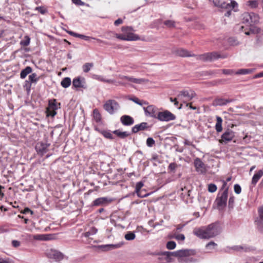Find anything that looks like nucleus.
<instances>
[{
  "label": "nucleus",
  "instance_id": "obj_5",
  "mask_svg": "<svg viewBox=\"0 0 263 263\" xmlns=\"http://www.w3.org/2000/svg\"><path fill=\"white\" fill-rule=\"evenodd\" d=\"M228 197V188L224 189L222 193H219L216 199L218 208L222 209L227 205V201Z\"/></svg>",
  "mask_w": 263,
  "mask_h": 263
},
{
  "label": "nucleus",
  "instance_id": "obj_23",
  "mask_svg": "<svg viewBox=\"0 0 263 263\" xmlns=\"http://www.w3.org/2000/svg\"><path fill=\"white\" fill-rule=\"evenodd\" d=\"M144 184L142 182L140 181L136 183L135 186V192L137 196L140 198H144L147 197L149 194H141V188L143 186Z\"/></svg>",
  "mask_w": 263,
  "mask_h": 263
},
{
  "label": "nucleus",
  "instance_id": "obj_39",
  "mask_svg": "<svg viewBox=\"0 0 263 263\" xmlns=\"http://www.w3.org/2000/svg\"><path fill=\"white\" fill-rule=\"evenodd\" d=\"M125 239L127 240H133L135 237L136 235L134 232L128 231L124 236Z\"/></svg>",
  "mask_w": 263,
  "mask_h": 263
},
{
  "label": "nucleus",
  "instance_id": "obj_47",
  "mask_svg": "<svg viewBox=\"0 0 263 263\" xmlns=\"http://www.w3.org/2000/svg\"><path fill=\"white\" fill-rule=\"evenodd\" d=\"M217 190V186L215 184L211 183L208 185V191L210 193H214Z\"/></svg>",
  "mask_w": 263,
  "mask_h": 263
},
{
  "label": "nucleus",
  "instance_id": "obj_28",
  "mask_svg": "<svg viewBox=\"0 0 263 263\" xmlns=\"http://www.w3.org/2000/svg\"><path fill=\"white\" fill-rule=\"evenodd\" d=\"M173 53L177 55L185 57H189L190 55L189 54V52L187 50H184L182 48L176 49L173 50Z\"/></svg>",
  "mask_w": 263,
  "mask_h": 263
},
{
  "label": "nucleus",
  "instance_id": "obj_3",
  "mask_svg": "<svg viewBox=\"0 0 263 263\" xmlns=\"http://www.w3.org/2000/svg\"><path fill=\"white\" fill-rule=\"evenodd\" d=\"M132 30V28L129 27H123L122 31L125 33L124 34H118L117 33H113L115 36L123 41H137L141 40L140 37L133 33L129 32ZM141 40H144L141 39Z\"/></svg>",
  "mask_w": 263,
  "mask_h": 263
},
{
  "label": "nucleus",
  "instance_id": "obj_21",
  "mask_svg": "<svg viewBox=\"0 0 263 263\" xmlns=\"http://www.w3.org/2000/svg\"><path fill=\"white\" fill-rule=\"evenodd\" d=\"M231 249L236 252H248L253 250V248L247 245H242L239 246H234Z\"/></svg>",
  "mask_w": 263,
  "mask_h": 263
},
{
  "label": "nucleus",
  "instance_id": "obj_54",
  "mask_svg": "<svg viewBox=\"0 0 263 263\" xmlns=\"http://www.w3.org/2000/svg\"><path fill=\"white\" fill-rule=\"evenodd\" d=\"M217 246V244L213 241H210L206 244V247L208 249H212Z\"/></svg>",
  "mask_w": 263,
  "mask_h": 263
},
{
  "label": "nucleus",
  "instance_id": "obj_40",
  "mask_svg": "<svg viewBox=\"0 0 263 263\" xmlns=\"http://www.w3.org/2000/svg\"><path fill=\"white\" fill-rule=\"evenodd\" d=\"M247 5L251 8L255 9L258 6V2L257 0H250L247 2Z\"/></svg>",
  "mask_w": 263,
  "mask_h": 263
},
{
  "label": "nucleus",
  "instance_id": "obj_22",
  "mask_svg": "<svg viewBox=\"0 0 263 263\" xmlns=\"http://www.w3.org/2000/svg\"><path fill=\"white\" fill-rule=\"evenodd\" d=\"M120 121L125 126H130L134 123V119L128 115H123L120 118Z\"/></svg>",
  "mask_w": 263,
  "mask_h": 263
},
{
  "label": "nucleus",
  "instance_id": "obj_45",
  "mask_svg": "<svg viewBox=\"0 0 263 263\" xmlns=\"http://www.w3.org/2000/svg\"><path fill=\"white\" fill-rule=\"evenodd\" d=\"M174 238L178 240L183 241L185 239V236L182 234H178L174 232Z\"/></svg>",
  "mask_w": 263,
  "mask_h": 263
},
{
  "label": "nucleus",
  "instance_id": "obj_35",
  "mask_svg": "<svg viewBox=\"0 0 263 263\" xmlns=\"http://www.w3.org/2000/svg\"><path fill=\"white\" fill-rule=\"evenodd\" d=\"M71 83V81L70 78L66 77L64 78L61 82V86L64 88L68 87Z\"/></svg>",
  "mask_w": 263,
  "mask_h": 263
},
{
  "label": "nucleus",
  "instance_id": "obj_9",
  "mask_svg": "<svg viewBox=\"0 0 263 263\" xmlns=\"http://www.w3.org/2000/svg\"><path fill=\"white\" fill-rule=\"evenodd\" d=\"M119 108V104L114 100H109L104 104V109L110 114H114Z\"/></svg>",
  "mask_w": 263,
  "mask_h": 263
},
{
  "label": "nucleus",
  "instance_id": "obj_62",
  "mask_svg": "<svg viewBox=\"0 0 263 263\" xmlns=\"http://www.w3.org/2000/svg\"><path fill=\"white\" fill-rule=\"evenodd\" d=\"M72 1L74 4L78 6H83L85 4L81 0H72Z\"/></svg>",
  "mask_w": 263,
  "mask_h": 263
},
{
  "label": "nucleus",
  "instance_id": "obj_31",
  "mask_svg": "<svg viewBox=\"0 0 263 263\" xmlns=\"http://www.w3.org/2000/svg\"><path fill=\"white\" fill-rule=\"evenodd\" d=\"M32 69L30 66H27L25 69H23L20 73V78L24 79L26 76L32 72Z\"/></svg>",
  "mask_w": 263,
  "mask_h": 263
},
{
  "label": "nucleus",
  "instance_id": "obj_30",
  "mask_svg": "<svg viewBox=\"0 0 263 263\" xmlns=\"http://www.w3.org/2000/svg\"><path fill=\"white\" fill-rule=\"evenodd\" d=\"M222 118L219 116H216V123L215 127L217 133H220L222 130Z\"/></svg>",
  "mask_w": 263,
  "mask_h": 263
},
{
  "label": "nucleus",
  "instance_id": "obj_53",
  "mask_svg": "<svg viewBox=\"0 0 263 263\" xmlns=\"http://www.w3.org/2000/svg\"><path fill=\"white\" fill-rule=\"evenodd\" d=\"M0 263H14V261L9 258H0Z\"/></svg>",
  "mask_w": 263,
  "mask_h": 263
},
{
  "label": "nucleus",
  "instance_id": "obj_59",
  "mask_svg": "<svg viewBox=\"0 0 263 263\" xmlns=\"http://www.w3.org/2000/svg\"><path fill=\"white\" fill-rule=\"evenodd\" d=\"M259 220H263V206L258 209Z\"/></svg>",
  "mask_w": 263,
  "mask_h": 263
},
{
  "label": "nucleus",
  "instance_id": "obj_36",
  "mask_svg": "<svg viewBox=\"0 0 263 263\" xmlns=\"http://www.w3.org/2000/svg\"><path fill=\"white\" fill-rule=\"evenodd\" d=\"M254 69H240L236 71L235 74L245 75L252 73Z\"/></svg>",
  "mask_w": 263,
  "mask_h": 263
},
{
  "label": "nucleus",
  "instance_id": "obj_33",
  "mask_svg": "<svg viewBox=\"0 0 263 263\" xmlns=\"http://www.w3.org/2000/svg\"><path fill=\"white\" fill-rule=\"evenodd\" d=\"M98 232V229L94 227H91L89 230L84 233L82 235L85 237H89L92 235H95Z\"/></svg>",
  "mask_w": 263,
  "mask_h": 263
},
{
  "label": "nucleus",
  "instance_id": "obj_49",
  "mask_svg": "<svg viewBox=\"0 0 263 263\" xmlns=\"http://www.w3.org/2000/svg\"><path fill=\"white\" fill-rule=\"evenodd\" d=\"M155 143L153 138L149 137L146 140V145L148 147H152Z\"/></svg>",
  "mask_w": 263,
  "mask_h": 263
},
{
  "label": "nucleus",
  "instance_id": "obj_10",
  "mask_svg": "<svg viewBox=\"0 0 263 263\" xmlns=\"http://www.w3.org/2000/svg\"><path fill=\"white\" fill-rule=\"evenodd\" d=\"M195 95V92L192 90H184L180 92L177 96V99L183 100L184 101H189L191 100Z\"/></svg>",
  "mask_w": 263,
  "mask_h": 263
},
{
  "label": "nucleus",
  "instance_id": "obj_44",
  "mask_svg": "<svg viewBox=\"0 0 263 263\" xmlns=\"http://www.w3.org/2000/svg\"><path fill=\"white\" fill-rule=\"evenodd\" d=\"M176 244L174 241H170L166 243V248L169 250H172L175 248Z\"/></svg>",
  "mask_w": 263,
  "mask_h": 263
},
{
  "label": "nucleus",
  "instance_id": "obj_52",
  "mask_svg": "<svg viewBox=\"0 0 263 263\" xmlns=\"http://www.w3.org/2000/svg\"><path fill=\"white\" fill-rule=\"evenodd\" d=\"M234 191H235V193L237 194H239L241 192V187L238 184H236L234 185Z\"/></svg>",
  "mask_w": 263,
  "mask_h": 263
},
{
  "label": "nucleus",
  "instance_id": "obj_14",
  "mask_svg": "<svg viewBox=\"0 0 263 263\" xmlns=\"http://www.w3.org/2000/svg\"><path fill=\"white\" fill-rule=\"evenodd\" d=\"M146 116L157 119V116L160 111H158L157 107L154 105H149L143 107Z\"/></svg>",
  "mask_w": 263,
  "mask_h": 263
},
{
  "label": "nucleus",
  "instance_id": "obj_58",
  "mask_svg": "<svg viewBox=\"0 0 263 263\" xmlns=\"http://www.w3.org/2000/svg\"><path fill=\"white\" fill-rule=\"evenodd\" d=\"M176 167H177V165L176 163H171L170 164L169 166H168V169L171 171H175L176 168Z\"/></svg>",
  "mask_w": 263,
  "mask_h": 263
},
{
  "label": "nucleus",
  "instance_id": "obj_27",
  "mask_svg": "<svg viewBox=\"0 0 263 263\" xmlns=\"http://www.w3.org/2000/svg\"><path fill=\"white\" fill-rule=\"evenodd\" d=\"M263 176V171L262 170H259L256 173L254 174L253 175L251 183L254 185H255L258 181L260 179V178Z\"/></svg>",
  "mask_w": 263,
  "mask_h": 263
},
{
  "label": "nucleus",
  "instance_id": "obj_11",
  "mask_svg": "<svg viewBox=\"0 0 263 263\" xmlns=\"http://www.w3.org/2000/svg\"><path fill=\"white\" fill-rule=\"evenodd\" d=\"M46 255L49 258L53 259L55 261H61L64 257V255L61 252L54 249L47 250Z\"/></svg>",
  "mask_w": 263,
  "mask_h": 263
},
{
  "label": "nucleus",
  "instance_id": "obj_56",
  "mask_svg": "<svg viewBox=\"0 0 263 263\" xmlns=\"http://www.w3.org/2000/svg\"><path fill=\"white\" fill-rule=\"evenodd\" d=\"M35 9L39 11L42 14H44L47 12L46 9L42 7H37Z\"/></svg>",
  "mask_w": 263,
  "mask_h": 263
},
{
  "label": "nucleus",
  "instance_id": "obj_51",
  "mask_svg": "<svg viewBox=\"0 0 263 263\" xmlns=\"http://www.w3.org/2000/svg\"><path fill=\"white\" fill-rule=\"evenodd\" d=\"M92 78L93 79H95V80L101 81V82H104V81H105V78H104L102 76H100V75L93 74L92 76Z\"/></svg>",
  "mask_w": 263,
  "mask_h": 263
},
{
  "label": "nucleus",
  "instance_id": "obj_4",
  "mask_svg": "<svg viewBox=\"0 0 263 263\" xmlns=\"http://www.w3.org/2000/svg\"><path fill=\"white\" fill-rule=\"evenodd\" d=\"M60 106L61 103H58L56 99L49 100L46 111L47 116L54 117L57 114V110L60 108Z\"/></svg>",
  "mask_w": 263,
  "mask_h": 263
},
{
  "label": "nucleus",
  "instance_id": "obj_26",
  "mask_svg": "<svg viewBox=\"0 0 263 263\" xmlns=\"http://www.w3.org/2000/svg\"><path fill=\"white\" fill-rule=\"evenodd\" d=\"M108 202V198L106 197H100L95 199L92 203L93 206L104 205Z\"/></svg>",
  "mask_w": 263,
  "mask_h": 263
},
{
  "label": "nucleus",
  "instance_id": "obj_17",
  "mask_svg": "<svg viewBox=\"0 0 263 263\" xmlns=\"http://www.w3.org/2000/svg\"><path fill=\"white\" fill-rule=\"evenodd\" d=\"M220 58H224V57H221L219 54L215 52L206 53L200 56V59L204 61H211Z\"/></svg>",
  "mask_w": 263,
  "mask_h": 263
},
{
  "label": "nucleus",
  "instance_id": "obj_29",
  "mask_svg": "<svg viewBox=\"0 0 263 263\" xmlns=\"http://www.w3.org/2000/svg\"><path fill=\"white\" fill-rule=\"evenodd\" d=\"M77 37L80 38V39H83V40H85V41H89L90 39H93V40H96L99 43L106 44V43L105 42H104V41H102V40H101L100 39H97V38L93 37H90V36H86V35H83V34H79L78 33Z\"/></svg>",
  "mask_w": 263,
  "mask_h": 263
},
{
  "label": "nucleus",
  "instance_id": "obj_6",
  "mask_svg": "<svg viewBox=\"0 0 263 263\" xmlns=\"http://www.w3.org/2000/svg\"><path fill=\"white\" fill-rule=\"evenodd\" d=\"M259 17L254 13H245L242 15V22L251 26L258 22Z\"/></svg>",
  "mask_w": 263,
  "mask_h": 263
},
{
  "label": "nucleus",
  "instance_id": "obj_7",
  "mask_svg": "<svg viewBox=\"0 0 263 263\" xmlns=\"http://www.w3.org/2000/svg\"><path fill=\"white\" fill-rule=\"evenodd\" d=\"M214 5L221 9H235L237 7L238 4L235 1H231L230 3H226L223 0H213Z\"/></svg>",
  "mask_w": 263,
  "mask_h": 263
},
{
  "label": "nucleus",
  "instance_id": "obj_12",
  "mask_svg": "<svg viewBox=\"0 0 263 263\" xmlns=\"http://www.w3.org/2000/svg\"><path fill=\"white\" fill-rule=\"evenodd\" d=\"M234 137V132L231 129H228L221 135V139L219 140V142L222 144H226L231 141Z\"/></svg>",
  "mask_w": 263,
  "mask_h": 263
},
{
  "label": "nucleus",
  "instance_id": "obj_60",
  "mask_svg": "<svg viewBox=\"0 0 263 263\" xmlns=\"http://www.w3.org/2000/svg\"><path fill=\"white\" fill-rule=\"evenodd\" d=\"M185 224H178L176 226V231L175 232H176V233H177L178 232H180L182 231V229L184 228V227L185 226Z\"/></svg>",
  "mask_w": 263,
  "mask_h": 263
},
{
  "label": "nucleus",
  "instance_id": "obj_64",
  "mask_svg": "<svg viewBox=\"0 0 263 263\" xmlns=\"http://www.w3.org/2000/svg\"><path fill=\"white\" fill-rule=\"evenodd\" d=\"M28 213H30L31 214H33V212L28 208H26L22 212V213L25 214H26Z\"/></svg>",
  "mask_w": 263,
  "mask_h": 263
},
{
  "label": "nucleus",
  "instance_id": "obj_24",
  "mask_svg": "<svg viewBox=\"0 0 263 263\" xmlns=\"http://www.w3.org/2000/svg\"><path fill=\"white\" fill-rule=\"evenodd\" d=\"M148 125L146 122H142L136 124L132 127V131L133 133H137L139 131L144 130L147 128Z\"/></svg>",
  "mask_w": 263,
  "mask_h": 263
},
{
  "label": "nucleus",
  "instance_id": "obj_2",
  "mask_svg": "<svg viewBox=\"0 0 263 263\" xmlns=\"http://www.w3.org/2000/svg\"><path fill=\"white\" fill-rule=\"evenodd\" d=\"M221 231L219 224L214 222L206 226L195 228L193 234L200 239H209L218 235Z\"/></svg>",
  "mask_w": 263,
  "mask_h": 263
},
{
  "label": "nucleus",
  "instance_id": "obj_13",
  "mask_svg": "<svg viewBox=\"0 0 263 263\" xmlns=\"http://www.w3.org/2000/svg\"><path fill=\"white\" fill-rule=\"evenodd\" d=\"M196 171L200 174H204L206 172L205 164L199 158H196L194 161Z\"/></svg>",
  "mask_w": 263,
  "mask_h": 263
},
{
  "label": "nucleus",
  "instance_id": "obj_50",
  "mask_svg": "<svg viewBox=\"0 0 263 263\" xmlns=\"http://www.w3.org/2000/svg\"><path fill=\"white\" fill-rule=\"evenodd\" d=\"M235 201V197L232 196L230 197L229 200V208L232 209L234 207V204Z\"/></svg>",
  "mask_w": 263,
  "mask_h": 263
},
{
  "label": "nucleus",
  "instance_id": "obj_41",
  "mask_svg": "<svg viewBox=\"0 0 263 263\" xmlns=\"http://www.w3.org/2000/svg\"><path fill=\"white\" fill-rule=\"evenodd\" d=\"M256 222L258 230L261 233H263V220L257 219L255 221Z\"/></svg>",
  "mask_w": 263,
  "mask_h": 263
},
{
  "label": "nucleus",
  "instance_id": "obj_63",
  "mask_svg": "<svg viewBox=\"0 0 263 263\" xmlns=\"http://www.w3.org/2000/svg\"><path fill=\"white\" fill-rule=\"evenodd\" d=\"M113 33H115L112 32H108L106 34V38L107 39H111L112 38V37L115 36V35Z\"/></svg>",
  "mask_w": 263,
  "mask_h": 263
},
{
  "label": "nucleus",
  "instance_id": "obj_37",
  "mask_svg": "<svg viewBox=\"0 0 263 263\" xmlns=\"http://www.w3.org/2000/svg\"><path fill=\"white\" fill-rule=\"evenodd\" d=\"M100 133L107 139L112 140L114 138L110 130H102L100 131Z\"/></svg>",
  "mask_w": 263,
  "mask_h": 263
},
{
  "label": "nucleus",
  "instance_id": "obj_1",
  "mask_svg": "<svg viewBox=\"0 0 263 263\" xmlns=\"http://www.w3.org/2000/svg\"><path fill=\"white\" fill-rule=\"evenodd\" d=\"M196 250L193 249H182L174 252L165 251L158 253L159 263H167L172 261V256L177 257L179 263H195L198 259L193 256L196 254Z\"/></svg>",
  "mask_w": 263,
  "mask_h": 263
},
{
  "label": "nucleus",
  "instance_id": "obj_18",
  "mask_svg": "<svg viewBox=\"0 0 263 263\" xmlns=\"http://www.w3.org/2000/svg\"><path fill=\"white\" fill-rule=\"evenodd\" d=\"M118 78L121 80H125L128 81L129 82L135 83V84H141L142 83L145 82L146 81L144 79L140 78L137 79L132 77H129L126 76H124L122 74H119L118 76Z\"/></svg>",
  "mask_w": 263,
  "mask_h": 263
},
{
  "label": "nucleus",
  "instance_id": "obj_38",
  "mask_svg": "<svg viewBox=\"0 0 263 263\" xmlns=\"http://www.w3.org/2000/svg\"><path fill=\"white\" fill-rule=\"evenodd\" d=\"M93 66L92 63H86L82 66V69L84 72H88L91 68Z\"/></svg>",
  "mask_w": 263,
  "mask_h": 263
},
{
  "label": "nucleus",
  "instance_id": "obj_34",
  "mask_svg": "<svg viewBox=\"0 0 263 263\" xmlns=\"http://www.w3.org/2000/svg\"><path fill=\"white\" fill-rule=\"evenodd\" d=\"M123 245V242L117 243V244H109V245H106L104 246H102L101 248H106L107 250H111V249H117L121 247L122 245Z\"/></svg>",
  "mask_w": 263,
  "mask_h": 263
},
{
  "label": "nucleus",
  "instance_id": "obj_20",
  "mask_svg": "<svg viewBox=\"0 0 263 263\" xmlns=\"http://www.w3.org/2000/svg\"><path fill=\"white\" fill-rule=\"evenodd\" d=\"M29 81H26V85L27 86V89L28 90H30L31 84H36V83L38 82V81L40 79V77L37 76V75L35 73H32L28 77Z\"/></svg>",
  "mask_w": 263,
  "mask_h": 263
},
{
  "label": "nucleus",
  "instance_id": "obj_43",
  "mask_svg": "<svg viewBox=\"0 0 263 263\" xmlns=\"http://www.w3.org/2000/svg\"><path fill=\"white\" fill-rule=\"evenodd\" d=\"M30 39L28 36H26L23 40L21 41V45L24 46H27L30 44Z\"/></svg>",
  "mask_w": 263,
  "mask_h": 263
},
{
  "label": "nucleus",
  "instance_id": "obj_16",
  "mask_svg": "<svg viewBox=\"0 0 263 263\" xmlns=\"http://www.w3.org/2000/svg\"><path fill=\"white\" fill-rule=\"evenodd\" d=\"M72 85L77 88H86V80L83 77H77L73 79Z\"/></svg>",
  "mask_w": 263,
  "mask_h": 263
},
{
  "label": "nucleus",
  "instance_id": "obj_19",
  "mask_svg": "<svg viewBox=\"0 0 263 263\" xmlns=\"http://www.w3.org/2000/svg\"><path fill=\"white\" fill-rule=\"evenodd\" d=\"M29 239H33L36 240L47 241L51 239V235L50 234H36L31 235H28Z\"/></svg>",
  "mask_w": 263,
  "mask_h": 263
},
{
  "label": "nucleus",
  "instance_id": "obj_55",
  "mask_svg": "<svg viewBox=\"0 0 263 263\" xmlns=\"http://www.w3.org/2000/svg\"><path fill=\"white\" fill-rule=\"evenodd\" d=\"M229 42L232 45H236L238 44V42L236 40H235V39L234 37L229 38Z\"/></svg>",
  "mask_w": 263,
  "mask_h": 263
},
{
  "label": "nucleus",
  "instance_id": "obj_61",
  "mask_svg": "<svg viewBox=\"0 0 263 263\" xmlns=\"http://www.w3.org/2000/svg\"><path fill=\"white\" fill-rule=\"evenodd\" d=\"M12 245L15 248L18 247L21 245V242L16 240H13L12 241Z\"/></svg>",
  "mask_w": 263,
  "mask_h": 263
},
{
  "label": "nucleus",
  "instance_id": "obj_15",
  "mask_svg": "<svg viewBox=\"0 0 263 263\" xmlns=\"http://www.w3.org/2000/svg\"><path fill=\"white\" fill-rule=\"evenodd\" d=\"M49 145V144L46 143L38 142L36 144L35 150L39 155L43 156L47 152Z\"/></svg>",
  "mask_w": 263,
  "mask_h": 263
},
{
  "label": "nucleus",
  "instance_id": "obj_48",
  "mask_svg": "<svg viewBox=\"0 0 263 263\" xmlns=\"http://www.w3.org/2000/svg\"><path fill=\"white\" fill-rule=\"evenodd\" d=\"M129 100L133 101V102H134L136 104H137L138 105H140L141 106L143 105V104H147L146 103V102H145V101L142 102L141 101L139 100V99L138 98H136V97H134V98H130Z\"/></svg>",
  "mask_w": 263,
  "mask_h": 263
},
{
  "label": "nucleus",
  "instance_id": "obj_57",
  "mask_svg": "<svg viewBox=\"0 0 263 263\" xmlns=\"http://www.w3.org/2000/svg\"><path fill=\"white\" fill-rule=\"evenodd\" d=\"M222 72L224 74L227 75H231L235 73V72L232 69H223Z\"/></svg>",
  "mask_w": 263,
  "mask_h": 263
},
{
  "label": "nucleus",
  "instance_id": "obj_42",
  "mask_svg": "<svg viewBox=\"0 0 263 263\" xmlns=\"http://www.w3.org/2000/svg\"><path fill=\"white\" fill-rule=\"evenodd\" d=\"M93 117L95 120L97 122H100L101 121V115L97 109L93 110Z\"/></svg>",
  "mask_w": 263,
  "mask_h": 263
},
{
  "label": "nucleus",
  "instance_id": "obj_8",
  "mask_svg": "<svg viewBox=\"0 0 263 263\" xmlns=\"http://www.w3.org/2000/svg\"><path fill=\"white\" fill-rule=\"evenodd\" d=\"M176 118V116L168 110L160 111L157 116V119L163 122L175 120Z\"/></svg>",
  "mask_w": 263,
  "mask_h": 263
},
{
  "label": "nucleus",
  "instance_id": "obj_46",
  "mask_svg": "<svg viewBox=\"0 0 263 263\" xmlns=\"http://www.w3.org/2000/svg\"><path fill=\"white\" fill-rule=\"evenodd\" d=\"M164 24L169 28L174 27L175 26V22L172 20L165 21Z\"/></svg>",
  "mask_w": 263,
  "mask_h": 263
},
{
  "label": "nucleus",
  "instance_id": "obj_25",
  "mask_svg": "<svg viewBox=\"0 0 263 263\" xmlns=\"http://www.w3.org/2000/svg\"><path fill=\"white\" fill-rule=\"evenodd\" d=\"M232 101L231 99H225L223 98L215 99L213 102V106H223L226 105Z\"/></svg>",
  "mask_w": 263,
  "mask_h": 263
},
{
  "label": "nucleus",
  "instance_id": "obj_32",
  "mask_svg": "<svg viewBox=\"0 0 263 263\" xmlns=\"http://www.w3.org/2000/svg\"><path fill=\"white\" fill-rule=\"evenodd\" d=\"M112 133L121 139L127 137L130 135V133L127 132H121L119 129L115 130Z\"/></svg>",
  "mask_w": 263,
  "mask_h": 263
}]
</instances>
